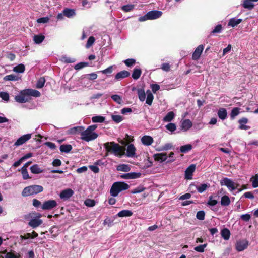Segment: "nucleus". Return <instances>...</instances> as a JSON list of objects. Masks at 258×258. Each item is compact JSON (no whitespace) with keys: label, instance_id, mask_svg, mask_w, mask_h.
Listing matches in <instances>:
<instances>
[{"label":"nucleus","instance_id":"0e129e2a","mask_svg":"<svg viewBox=\"0 0 258 258\" xmlns=\"http://www.w3.org/2000/svg\"><path fill=\"white\" fill-rule=\"evenodd\" d=\"M62 59L64 62L67 63H73L75 61V59L74 58L68 57L67 56L62 57Z\"/></svg>","mask_w":258,"mask_h":258},{"label":"nucleus","instance_id":"09e8293b","mask_svg":"<svg viewBox=\"0 0 258 258\" xmlns=\"http://www.w3.org/2000/svg\"><path fill=\"white\" fill-rule=\"evenodd\" d=\"M123 62L127 67H132L136 63V60L133 58H128L123 61Z\"/></svg>","mask_w":258,"mask_h":258},{"label":"nucleus","instance_id":"864d4df0","mask_svg":"<svg viewBox=\"0 0 258 258\" xmlns=\"http://www.w3.org/2000/svg\"><path fill=\"white\" fill-rule=\"evenodd\" d=\"M134 8V5H126L122 7L121 9L125 12H128L133 10Z\"/></svg>","mask_w":258,"mask_h":258},{"label":"nucleus","instance_id":"e2e57ef3","mask_svg":"<svg viewBox=\"0 0 258 258\" xmlns=\"http://www.w3.org/2000/svg\"><path fill=\"white\" fill-rule=\"evenodd\" d=\"M0 97L5 101H8L9 100V94L5 92H0Z\"/></svg>","mask_w":258,"mask_h":258},{"label":"nucleus","instance_id":"393cba45","mask_svg":"<svg viewBox=\"0 0 258 258\" xmlns=\"http://www.w3.org/2000/svg\"><path fill=\"white\" fill-rule=\"evenodd\" d=\"M241 19H236L235 18H231L229 20L228 25L232 27H234L242 22Z\"/></svg>","mask_w":258,"mask_h":258},{"label":"nucleus","instance_id":"c85d7f7f","mask_svg":"<svg viewBox=\"0 0 258 258\" xmlns=\"http://www.w3.org/2000/svg\"><path fill=\"white\" fill-rule=\"evenodd\" d=\"M133 214V212L130 210H123L118 212L117 215L119 217H130L132 216Z\"/></svg>","mask_w":258,"mask_h":258},{"label":"nucleus","instance_id":"a211bd4d","mask_svg":"<svg viewBox=\"0 0 258 258\" xmlns=\"http://www.w3.org/2000/svg\"><path fill=\"white\" fill-rule=\"evenodd\" d=\"M84 129L83 126H75L70 128L67 131L68 134L69 135H76L80 134L81 135L82 132Z\"/></svg>","mask_w":258,"mask_h":258},{"label":"nucleus","instance_id":"69168bd1","mask_svg":"<svg viewBox=\"0 0 258 258\" xmlns=\"http://www.w3.org/2000/svg\"><path fill=\"white\" fill-rule=\"evenodd\" d=\"M212 198V196H210L209 198V200L208 201V205L212 206L216 205L218 203V201L217 200H213Z\"/></svg>","mask_w":258,"mask_h":258},{"label":"nucleus","instance_id":"ea45409f","mask_svg":"<svg viewBox=\"0 0 258 258\" xmlns=\"http://www.w3.org/2000/svg\"><path fill=\"white\" fill-rule=\"evenodd\" d=\"M25 67L23 64H19L17 66L15 67L13 69V71L17 73H22L25 71Z\"/></svg>","mask_w":258,"mask_h":258},{"label":"nucleus","instance_id":"338daca9","mask_svg":"<svg viewBox=\"0 0 258 258\" xmlns=\"http://www.w3.org/2000/svg\"><path fill=\"white\" fill-rule=\"evenodd\" d=\"M240 218L243 221L247 222L249 221L251 218V216L249 214H243L240 216Z\"/></svg>","mask_w":258,"mask_h":258},{"label":"nucleus","instance_id":"473e14b6","mask_svg":"<svg viewBox=\"0 0 258 258\" xmlns=\"http://www.w3.org/2000/svg\"><path fill=\"white\" fill-rule=\"evenodd\" d=\"M220 203L223 206H228L230 204V198L226 195L222 196L221 199Z\"/></svg>","mask_w":258,"mask_h":258},{"label":"nucleus","instance_id":"de8ad7c7","mask_svg":"<svg viewBox=\"0 0 258 258\" xmlns=\"http://www.w3.org/2000/svg\"><path fill=\"white\" fill-rule=\"evenodd\" d=\"M85 205L89 207H92L95 205V201L94 200L87 199L84 202Z\"/></svg>","mask_w":258,"mask_h":258},{"label":"nucleus","instance_id":"72a5a7b5","mask_svg":"<svg viewBox=\"0 0 258 258\" xmlns=\"http://www.w3.org/2000/svg\"><path fill=\"white\" fill-rule=\"evenodd\" d=\"M142 74V70L140 69L135 68L133 70L132 77L135 80L138 79Z\"/></svg>","mask_w":258,"mask_h":258},{"label":"nucleus","instance_id":"6e6552de","mask_svg":"<svg viewBox=\"0 0 258 258\" xmlns=\"http://www.w3.org/2000/svg\"><path fill=\"white\" fill-rule=\"evenodd\" d=\"M57 206V203L54 200H50L45 201L41 207L44 210H50Z\"/></svg>","mask_w":258,"mask_h":258},{"label":"nucleus","instance_id":"ddd939ff","mask_svg":"<svg viewBox=\"0 0 258 258\" xmlns=\"http://www.w3.org/2000/svg\"><path fill=\"white\" fill-rule=\"evenodd\" d=\"M140 172H130L125 174H123L120 175L121 178L125 179H136L140 178L141 176Z\"/></svg>","mask_w":258,"mask_h":258},{"label":"nucleus","instance_id":"a18cd8bd","mask_svg":"<svg viewBox=\"0 0 258 258\" xmlns=\"http://www.w3.org/2000/svg\"><path fill=\"white\" fill-rule=\"evenodd\" d=\"M113 66H110L109 67H108L107 69L103 70L102 71H101L100 72H101L103 74L106 75L107 76H109L112 73L113 70Z\"/></svg>","mask_w":258,"mask_h":258},{"label":"nucleus","instance_id":"20e7f679","mask_svg":"<svg viewBox=\"0 0 258 258\" xmlns=\"http://www.w3.org/2000/svg\"><path fill=\"white\" fill-rule=\"evenodd\" d=\"M41 215L40 213L32 212L25 216V219L32 218L28 223V225L32 228H36L42 223V220L40 219Z\"/></svg>","mask_w":258,"mask_h":258},{"label":"nucleus","instance_id":"39448f33","mask_svg":"<svg viewBox=\"0 0 258 258\" xmlns=\"http://www.w3.org/2000/svg\"><path fill=\"white\" fill-rule=\"evenodd\" d=\"M43 187L41 185H33L25 187L22 192V196L28 197L29 196L36 195L42 192Z\"/></svg>","mask_w":258,"mask_h":258},{"label":"nucleus","instance_id":"79ce46f5","mask_svg":"<svg viewBox=\"0 0 258 258\" xmlns=\"http://www.w3.org/2000/svg\"><path fill=\"white\" fill-rule=\"evenodd\" d=\"M45 82V78L43 77H40L36 83L37 88H38V89L42 88L44 86Z\"/></svg>","mask_w":258,"mask_h":258},{"label":"nucleus","instance_id":"680f3d73","mask_svg":"<svg viewBox=\"0 0 258 258\" xmlns=\"http://www.w3.org/2000/svg\"><path fill=\"white\" fill-rule=\"evenodd\" d=\"M21 173L23 176V178L24 180L30 179L31 178L29 175L27 169L21 168Z\"/></svg>","mask_w":258,"mask_h":258},{"label":"nucleus","instance_id":"412c9836","mask_svg":"<svg viewBox=\"0 0 258 258\" xmlns=\"http://www.w3.org/2000/svg\"><path fill=\"white\" fill-rule=\"evenodd\" d=\"M142 144L146 146L151 145L154 142V140L151 136L145 135L141 138Z\"/></svg>","mask_w":258,"mask_h":258},{"label":"nucleus","instance_id":"4d7b16f0","mask_svg":"<svg viewBox=\"0 0 258 258\" xmlns=\"http://www.w3.org/2000/svg\"><path fill=\"white\" fill-rule=\"evenodd\" d=\"M97 77L98 75L97 74L92 73L91 74L86 75L84 78H87L89 80H94L97 79Z\"/></svg>","mask_w":258,"mask_h":258},{"label":"nucleus","instance_id":"2eb2a0df","mask_svg":"<svg viewBox=\"0 0 258 258\" xmlns=\"http://www.w3.org/2000/svg\"><path fill=\"white\" fill-rule=\"evenodd\" d=\"M74 194V191L70 188H68L62 190L60 194V198L61 199L68 200Z\"/></svg>","mask_w":258,"mask_h":258},{"label":"nucleus","instance_id":"a878e982","mask_svg":"<svg viewBox=\"0 0 258 258\" xmlns=\"http://www.w3.org/2000/svg\"><path fill=\"white\" fill-rule=\"evenodd\" d=\"M31 172L33 174H39L43 172V170L40 168L38 164H34L30 167Z\"/></svg>","mask_w":258,"mask_h":258},{"label":"nucleus","instance_id":"603ef678","mask_svg":"<svg viewBox=\"0 0 258 258\" xmlns=\"http://www.w3.org/2000/svg\"><path fill=\"white\" fill-rule=\"evenodd\" d=\"M89 63L85 62H81L77 63L74 66V69L76 70H80L85 67L88 66Z\"/></svg>","mask_w":258,"mask_h":258},{"label":"nucleus","instance_id":"423d86ee","mask_svg":"<svg viewBox=\"0 0 258 258\" xmlns=\"http://www.w3.org/2000/svg\"><path fill=\"white\" fill-rule=\"evenodd\" d=\"M81 136V139L86 142H89L95 140L98 136L97 133L95 132H91L87 129L85 130V128L82 132Z\"/></svg>","mask_w":258,"mask_h":258},{"label":"nucleus","instance_id":"c9c22d12","mask_svg":"<svg viewBox=\"0 0 258 258\" xmlns=\"http://www.w3.org/2000/svg\"><path fill=\"white\" fill-rule=\"evenodd\" d=\"M175 114L173 111L168 112L164 117L163 121L165 122H170L174 118Z\"/></svg>","mask_w":258,"mask_h":258},{"label":"nucleus","instance_id":"7c9ffc66","mask_svg":"<svg viewBox=\"0 0 258 258\" xmlns=\"http://www.w3.org/2000/svg\"><path fill=\"white\" fill-rule=\"evenodd\" d=\"M63 15L68 18H71V17L75 15V11L74 9L69 8H65L63 10Z\"/></svg>","mask_w":258,"mask_h":258},{"label":"nucleus","instance_id":"c03bdc74","mask_svg":"<svg viewBox=\"0 0 258 258\" xmlns=\"http://www.w3.org/2000/svg\"><path fill=\"white\" fill-rule=\"evenodd\" d=\"M4 80L5 81H17L18 80V77L14 74H10L4 77Z\"/></svg>","mask_w":258,"mask_h":258},{"label":"nucleus","instance_id":"dca6fc26","mask_svg":"<svg viewBox=\"0 0 258 258\" xmlns=\"http://www.w3.org/2000/svg\"><path fill=\"white\" fill-rule=\"evenodd\" d=\"M136 148L135 146L132 144H130L127 147L126 153L125 155L128 157H133L136 154Z\"/></svg>","mask_w":258,"mask_h":258},{"label":"nucleus","instance_id":"b1692460","mask_svg":"<svg viewBox=\"0 0 258 258\" xmlns=\"http://www.w3.org/2000/svg\"><path fill=\"white\" fill-rule=\"evenodd\" d=\"M217 115L220 119L224 120L227 116V110L224 108H220L217 112Z\"/></svg>","mask_w":258,"mask_h":258},{"label":"nucleus","instance_id":"f8f14e48","mask_svg":"<svg viewBox=\"0 0 258 258\" xmlns=\"http://www.w3.org/2000/svg\"><path fill=\"white\" fill-rule=\"evenodd\" d=\"M204 50V45L202 44H201L199 45L194 51L192 55V59L194 60H198L200 56Z\"/></svg>","mask_w":258,"mask_h":258},{"label":"nucleus","instance_id":"e433bc0d","mask_svg":"<svg viewBox=\"0 0 258 258\" xmlns=\"http://www.w3.org/2000/svg\"><path fill=\"white\" fill-rule=\"evenodd\" d=\"M192 148V146L191 144H186L181 146L180 148V151L181 153H186L190 151Z\"/></svg>","mask_w":258,"mask_h":258},{"label":"nucleus","instance_id":"c756f323","mask_svg":"<svg viewBox=\"0 0 258 258\" xmlns=\"http://www.w3.org/2000/svg\"><path fill=\"white\" fill-rule=\"evenodd\" d=\"M6 250L4 251L3 253H6L4 258H20L21 256L20 254H15V251H11L6 252Z\"/></svg>","mask_w":258,"mask_h":258},{"label":"nucleus","instance_id":"6ab92c4d","mask_svg":"<svg viewBox=\"0 0 258 258\" xmlns=\"http://www.w3.org/2000/svg\"><path fill=\"white\" fill-rule=\"evenodd\" d=\"M130 73L126 70L121 71L117 73L115 76V79L116 80H120L130 76Z\"/></svg>","mask_w":258,"mask_h":258},{"label":"nucleus","instance_id":"4468645a","mask_svg":"<svg viewBox=\"0 0 258 258\" xmlns=\"http://www.w3.org/2000/svg\"><path fill=\"white\" fill-rule=\"evenodd\" d=\"M162 15V12L160 11L153 10L148 12L147 13V16L148 17L149 20H153L160 17Z\"/></svg>","mask_w":258,"mask_h":258},{"label":"nucleus","instance_id":"49530a36","mask_svg":"<svg viewBox=\"0 0 258 258\" xmlns=\"http://www.w3.org/2000/svg\"><path fill=\"white\" fill-rule=\"evenodd\" d=\"M223 29L222 26L221 24L217 25L214 29L211 32L210 34L212 35L215 33H220Z\"/></svg>","mask_w":258,"mask_h":258},{"label":"nucleus","instance_id":"a19ab883","mask_svg":"<svg viewBox=\"0 0 258 258\" xmlns=\"http://www.w3.org/2000/svg\"><path fill=\"white\" fill-rule=\"evenodd\" d=\"M138 94L139 99L141 101H144L146 98V94L143 89L140 88L138 89Z\"/></svg>","mask_w":258,"mask_h":258},{"label":"nucleus","instance_id":"cd10ccee","mask_svg":"<svg viewBox=\"0 0 258 258\" xmlns=\"http://www.w3.org/2000/svg\"><path fill=\"white\" fill-rule=\"evenodd\" d=\"M116 169L117 171L127 172L131 170V166L127 164H120L117 166Z\"/></svg>","mask_w":258,"mask_h":258},{"label":"nucleus","instance_id":"6e6d98bb","mask_svg":"<svg viewBox=\"0 0 258 258\" xmlns=\"http://www.w3.org/2000/svg\"><path fill=\"white\" fill-rule=\"evenodd\" d=\"M95 40V38L93 36L89 37L86 44V47L88 48L91 47L94 43Z\"/></svg>","mask_w":258,"mask_h":258},{"label":"nucleus","instance_id":"4c0bfd02","mask_svg":"<svg viewBox=\"0 0 258 258\" xmlns=\"http://www.w3.org/2000/svg\"><path fill=\"white\" fill-rule=\"evenodd\" d=\"M240 108L238 107L233 108L230 113V116L231 120H233L235 117L239 114Z\"/></svg>","mask_w":258,"mask_h":258},{"label":"nucleus","instance_id":"3c124183","mask_svg":"<svg viewBox=\"0 0 258 258\" xmlns=\"http://www.w3.org/2000/svg\"><path fill=\"white\" fill-rule=\"evenodd\" d=\"M111 118L113 121L117 123L120 122L123 120L122 117L118 115H112Z\"/></svg>","mask_w":258,"mask_h":258},{"label":"nucleus","instance_id":"9b49d317","mask_svg":"<svg viewBox=\"0 0 258 258\" xmlns=\"http://www.w3.org/2000/svg\"><path fill=\"white\" fill-rule=\"evenodd\" d=\"M195 169L196 165L195 164H191L188 167L185 171V179L187 180L192 179L193 173L195 171Z\"/></svg>","mask_w":258,"mask_h":258},{"label":"nucleus","instance_id":"37998d69","mask_svg":"<svg viewBox=\"0 0 258 258\" xmlns=\"http://www.w3.org/2000/svg\"><path fill=\"white\" fill-rule=\"evenodd\" d=\"M105 120V117L101 116H95L92 118V121L94 123H102Z\"/></svg>","mask_w":258,"mask_h":258},{"label":"nucleus","instance_id":"052dcab7","mask_svg":"<svg viewBox=\"0 0 258 258\" xmlns=\"http://www.w3.org/2000/svg\"><path fill=\"white\" fill-rule=\"evenodd\" d=\"M145 189V188L143 186H138V187H136V188H135L134 190H133L131 191V193L133 194L141 193V192H143V191H144Z\"/></svg>","mask_w":258,"mask_h":258},{"label":"nucleus","instance_id":"f3484780","mask_svg":"<svg viewBox=\"0 0 258 258\" xmlns=\"http://www.w3.org/2000/svg\"><path fill=\"white\" fill-rule=\"evenodd\" d=\"M210 186V184H202L200 186H196L194 184H191L189 185V189L190 190H191L192 187H196V189L198 190V191L199 193H202L204 191H205L207 188H209Z\"/></svg>","mask_w":258,"mask_h":258},{"label":"nucleus","instance_id":"f704fd0d","mask_svg":"<svg viewBox=\"0 0 258 258\" xmlns=\"http://www.w3.org/2000/svg\"><path fill=\"white\" fill-rule=\"evenodd\" d=\"M45 39V36L42 34L34 35L33 40L36 44H40Z\"/></svg>","mask_w":258,"mask_h":258},{"label":"nucleus","instance_id":"7ed1b4c3","mask_svg":"<svg viewBox=\"0 0 258 258\" xmlns=\"http://www.w3.org/2000/svg\"><path fill=\"white\" fill-rule=\"evenodd\" d=\"M129 187V185L124 182H115L110 188V194L112 197H115L120 192L127 190Z\"/></svg>","mask_w":258,"mask_h":258},{"label":"nucleus","instance_id":"5fc2aeb1","mask_svg":"<svg viewBox=\"0 0 258 258\" xmlns=\"http://www.w3.org/2000/svg\"><path fill=\"white\" fill-rule=\"evenodd\" d=\"M112 100L117 103L120 104L122 102L121 97L118 95H113L111 96Z\"/></svg>","mask_w":258,"mask_h":258},{"label":"nucleus","instance_id":"0eeeda50","mask_svg":"<svg viewBox=\"0 0 258 258\" xmlns=\"http://www.w3.org/2000/svg\"><path fill=\"white\" fill-rule=\"evenodd\" d=\"M220 184L221 185H225L228 188L233 190L238 188L239 186L238 184L234 183L230 179L227 177H224L221 181Z\"/></svg>","mask_w":258,"mask_h":258},{"label":"nucleus","instance_id":"2f4dec72","mask_svg":"<svg viewBox=\"0 0 258 258\" xmlns=\"http://www.w3.org/2000/svg\"><path fill=\"white\" fill-rule=\"evenodd\" d=\"M221 234L224 239L227 240L230 238V232L228 229L225 228L221 230Z\"/></svg>","mask_w":258,"mask_h":258},{"label":"nucleus","instance_id":"9d476101","mask_svg":"<svg viewBox=\"0 0 258 258\" xmlns=\"http://www.w3.org/2000/svg\"><path fill=\"white\" fill-rule=\"evenodd\" d=\"M31 138V134H28L26 135H24L21 137H20L16 142L14 143V146L17 147L20 145H23L25 143H26L27 141L30 139Z\"/></svg>","mask_w":258,"mask_h":258},{"label":"nucleus","instance_id":"aec40b11","mask_svg":"<svg viewBox=\"0 0 258 258\" xmlns=\"http://www.w3.org/2000/svg\"><path fill=\"white\" fill-rule=\"evenodd\" d=\"M257 1L258 0H244L242 6L245 9L251 10L254 7L253 3Z\"/></svg>","mask_w":258,"mask_h":258},{"label":"nucleus","instance_id":"1a4fd4ad","mask_svg":"<svg viewBox=\"0 0 258 258\" xmlns=\"http://www.w3.org/2000/svg\"><path fill=\"white\" fill-rule=\"evenodd\" d=\"M248 245V241L246 240H242L237 241L235 244V248L238 251H242L246 249Z\"/></svg>","mask_w":258,"mask_h":258},{"label":"nucleus","instance_id":"bf43d9fd","mask_svg":"<svg viewBox=\"0 0 258 258\" xmlns=\"http://www.w3.org/2000/svg\"><path fill=\"white\" fill-rule=\"evenodd\" d=\"M166 128L169 131L173 132L176 130V126L174 123H169L166 125Z\"/></svg>","mask_w":258,"mask_h":258},{"label":"nucleus","instance_id":"f03ea898","mask_svg":"<svg viewBox=\"0 0 258 258\" xmlns=\"http://www.w3.org/2000/svg\"><path fill=\"white\" fill-rule=\"evenodd\" d=\"M104 147L107 152L105 155L106 156L108 155V153L113 154L119 158L125 154V148L113 141L104 143Z\"/></svg>","mask_w":258,"mask_h":258},{"label":"nucleus","instance_id":"4be33fe9","mask_svg":"<svg viewBox=\"0 0 258 258\" xmlns=\"http://www.w3.org/2000/svg\"><path fill=\"white\" fill-rule=\"evenodd\" d=\"M155 161L162 162L167 159V155L166 153H157L154 155Z\"/></svg>","mask_w":258,"mask_h":258},{"label":"nucleus","instance_id":"58836bf2","mask_svg":"<svg viewBox=\"0 0 258 258\" xmlns=\"http://www.w3.org/2000/svg\"><path fill=\"white\" fill-rule=\"evenodd\" d=\"M147 97L146 98V103L149 105H151L153 102V100L154 99V96L153 94L151 93L150 90H148L147 92Z\"/></svg>","mask_w":258,"mask_h":258},{"label":"nucleus","instance_id":"f257e3e1","mask_svg":"<svg viewBox=\"0 0 258 258\" xmlns=\"http://www.w3.org/2000/svg\"><path fill=\"white\" fill-rule=\"evenodd\" d=\"M41 95L40 92L36 90L26 89L21 90L19 95L15 97V100L19 103H24L30 101L31 96L38 97Z\"/></svg>","mask_w":258,"mask_h":258},{"label":"nucleus","instance_id":"8fccbe9b","mask_svg":"<svg viewBox=\"0 0 258 258\" xmlns=\"http://www.w3.org/2000/svg\"><path fill=\"white\" fill-rule=\"evenodd\" d=\"M207 244L200 245L194 248V250L197 252L202 253L204 251V249L207 247Z\"/></svg>","mask_w":258,"mask_h":258},{"label":"nucleus","instance_id":"774afa93","mask_svg":"<svg viewBox=\"0 0 258 258\" xmlns=\"http://www.w3.org/2000/svg\"><path fill=\"white\" fill-rule=\"evenodd\" d=\"M49 20V18L48 17H41L37 20V22L38 23H47Z\"/></svg>","mask_w":258,"mask_h":258},{"label":"nucleus","instance_id":"5701e85b","mask_svg":"<svg viewBox=\"0 0 258 258\" xmlns=\"http://www.w3.org/2000/svg\"><path fill=\"white\" fill-rule=\"evenodd\" d=\"M192 126V123L189 119L184 120L181 124V128L184 131H186L190 128Z\"/></svg>","mask_w":258,"mask_h":258},{"label":"nucleus","instance_id":"13d9d810","mask_svg":"<svg viewBox=\"0 0 258 258\" xmlns=\"http://www.w3.org/2000/svg\"><path fill=\"white\" fill-rule=\"evenodd\" d=\"M205 213L204 211H199L197 213L196 217L200 220H203L205 219Z\"/></svg>","mask_w":258,"mask_h":258},{"label":"nucleus","instance_id":"bb28decb","mask_svg":"<svg viewBox=\"0 0 258 258\" xmlns=\"http://www.w3.org/2000/svg\"><path fill=\"white\" fill-rule=\"evenodd\" d=\"M59 149L61 152L68 153L72 149V146L70 144H63L60 145Z\"/></svg>","mask_w":258,"mask_h":258}]
</instances>
